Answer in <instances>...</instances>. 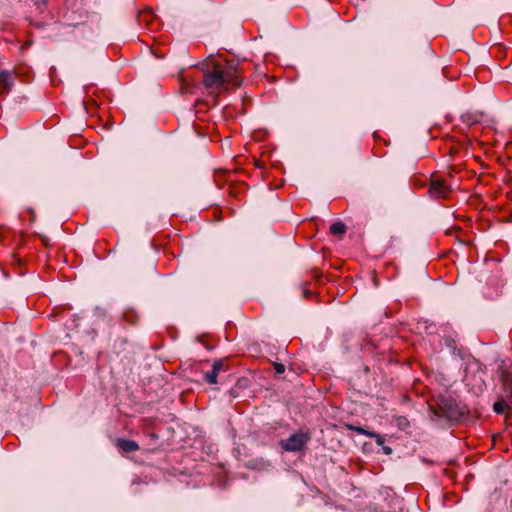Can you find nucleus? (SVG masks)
I'll return each mask as SVG.
<instances>
[{
	"mask_svg": "<svg viewBox=\"0 0 512 512\" xmlns=\"http://www.w3.org/2000/svg\"><path fill=\"white\" fill-rule=\"evenodd\" d=\"M273 367L277 374H283L286 370L285 365L282 363H278V362H274Z\"/></svg>",
	"mask_w": 512,
	"mask_h": 512,
	"instance_id": "dca6fc26",
	"label": "nucleus"
},
{
	"mask_svg": "<svg viewBox=\"0 0 512 512\" xmlns=\"http://www.w3.org/2000/svg\"><path fill=\"white\" fill-rule=\"evenodd\" d=\"M138 22L140 25L152 29L157 22L156 15L151 8L144 9L138 14Z\"/></svg>",
	"mask_w": 512,
	"mask_h": 512,
	"instance_id": "39448f33",
	"label": "nucleus"
},
{
	"mask_svg": "<svg viewBox=\"0 0 512 512\" xmlns=\"http://www.w3.org/2000/svg\"><path fill=\"white\" fill-rule=\"evenodd\" d=\"M245 189V185L243 183L232 184L229 187V194L231 196L237 197L241 190Z\"/></svg>",
	"mask_w": 512,
	"mask_h": 512,
	"instance_id": "ddd939ff",
	"label": "nucleus"
},
{
	"mask_svg": "<svg viewBox=\"0 0 512 512\" xmlns=\"http://www.w3.org/2000/svg\"><path fill=\"white\" fill-rule=\"evenodd\" d=\"M116 445L121 451L125 453L134 452L139 449L138 444L132 440L117 439Z\"/></svg>",
	"mask_w": 512,
	"mask_h": 512,
	"instance_id": "6e6552de",
	"label": "nucleus"
},
{
	"mask_svg": "<svg viewBox=\"0 0 512 512\" xmlns=\"http://www.w3.org/2000/svg\"><path fill=\"white\" fill-rule=\"evenodd\" d=\"M508 408L504 399H500L496 401L493 405V410L496 414H503L505 410Z\"/></svg>",
	"mask_w": 512,
	"mask_h": 512,
	"instance_id": "9b49d317",
	"label": "nucleus"
},
{
	"mask_svg": "<svg viewBox=\"0 0 512 512\" xmlns=\"http://www.w3.org/2000/svg\"><path fill=\"white\" fill-rule=\"evenodd\" d=\"M309 295H311V291L310 290H305L304 291V296L307 298Z\"/></svg>",
	"mask_w": 512,
	"mask_h": 512,
	"instance_id": "aec40b11",
	"label": "nucleus"
},
{
	"mask_svg": "<svg viewBox=\"0 0 512 512\" xmlns=\"http://www.w3.org/2000/svg\"><path fill=\"white\" fill-rule=\"evenodd\" d=\"M122 321L127 325H135L138 322V315L133 309H127L122 314Z\"/></svg>",
	"mask_w": 512,
	"mask_h": 512,
	"instance_id": "1a4fd4ad",
	"label": "nucleus"
},
{
	"mask_svg": "<svg viewBox=\"0 0 512 512\" xmlns=\"http://www.w3.org/2000/svg\"><path fill=\"white\" fill-rule=\"evenodd\" d=\"M311 436L307 430L293 433L287 439L280 441V446L288 452H298L305 448Z\"/></svg>",
	"mask_w": 512,
	"mask_h": 512,
	"instance_id": "7ed1b4c3",
	"label": "nucleus"
},
{
	"mask_svg": "<svg viewBox=\"0 0 512 512\" xmlns=\"http://www.w3.org/2000/svg\"><path fill=\"white\" fill-rule=\"evenodd\" d=\"M456 152H457V149H456V148H451V149H450V154H454V153H456Z\"/></svg>",
	"mask_w": 512,
	"mask_h": 512,
	"instance_id": "4be33fe9",
	"label": "nucleus"
},
{
	"mask_svg": "<svg viewBox=\"0 0 512 512\" xmlns=\"http://www.w3.org/2000/svg\"><path fill=\"white\" fill-rule=\"evenodd\" d=\"M448 419H449L450 421L455 422V423H458V420H459V418H457V417H454V418H448Z\"/></svg>",
	"mask_w": 512,
	"mask_h": 512,
	"instance_id": "412c9836",
	"label": "nucleus"
},
{
	"mask_svg": "<svg viewBox=\"0 0 512 512\" xmlns=\"http://www.w3.org/2000/svg\"><path fill=\"white\" fill-rule=\"evenodd\" d=\"M30 213H31L32 217L34 218V211L30 210Z\"/></svg>",
	"mask_w": 512,
	"mask_h": 512,
	"instance_id": "393cba45",
	"label": "nucleus"
},
{
	"mask_svg": "<svg viewBox=\"0 0 512 512\" xmlns=\"http://www.w3.org/2000/svg\"><path fill=\"white\" fill-rule=\"evenodd\" d=\"M217 377H218V374L212 370L205 374L204 379L209 384H217V382H218Z\"/></svg>",
	"mask_w": 512,
	"mask_h": 512,
	"instance_id": "2eb2a0df",
	"label": "nucleus"
},
{
	"mask_svg": "<svg viewBox=\"0 0 512 512\" xmlns=\"http://www.w3.org/2000/svg\"><path fill=\"white\" fill-rule=\"evenodd\" d=\"M24 2L26 4L31 2L39 12H42L46 7L48 0H24Z\"/></svg>",
	"mask_w": 512,
	"mask_h": 512,
	"instance_id": "4468645a",
	"label": "nucleus"
},
{
	"mask_svg": "<svg viewBox=\"0 0 512 512\" xmlns=\"http://www.w3.org/2000/svg\"><path fill=\"white\" fill-rule=\"evenodd\" d=\"M465 117H466V119H464V121L469 123V124H474V123L479 122V118L477 116L474 117V118H471L470 115L468 114Z\"/></svg>",
	"mask_w": 512,
	"mask_h": 512,
	"instance_id": "f3484780",
	"label": "nucleus"
},
{
	"mask_svg": "<svg viewBox=\"0 0 512 512\" xmlns=\"http://www.w3.org/2000/svg\"><path fill=\"white\" fill-rule=\"evenodd\" d=\"M227 361L225 359H218L212 365V370L219 374L220 371L227 369Z\"/></svg>",
	"mask_w": 512,
	"mask_h": 512,
	"instance_id": "f8f14e48",
	"label": "nucleus"
},
{
	"mask_svg": "<svg viewBox=\"0 0 512 512\" xmlns=\"http://www.w3.org/2000/svg\"><path fill=\"white\" fill-rule=\"evenodd\" d=\"M43 243H44L45 245H47V239H46V238H45V239H43Z\"/></svg>",
	"mask_w": 512,
	"mask_h": 512,
	"instance_id": "a878e982",
	"label": "nucleus"
},
{
	"mask_svg": "<svg viewBox=\"0 0 512 512\" xmlns=\"http://www.w3.org/2000/svg\"><path fill=\"white\" fill-rule=\"evenodd\" d=\"M452 193L451 185L447 183L446 179L437 174H432L430 177L428 194L433 199H448Z\"/></svg>",
	"mask_w": 512,
	"mask_h": 512,
	"instance_id": "20e7f679",
	"label": "nucleus"
},
{
	"mask_svg": "<svg viewBox=\"0 0 512 512\" xmlns=\"http://www.w3.org/2000/svg\"><path fill=\"white\" fill-rule=\"evenodd\" d=\"M356 430H357L359 433H364V430H363L362 428H360V427H359V428H357Z\"/></svg>",
	"mask_w": 512,
	"mask_h": 512,
	"instance_id": "5701e85b",
	"label": "nucleus"
},
{
	"mask_svg": "<svg viewBox=\"0 0 512 512\" xmlns=\"http://www.w3.org/2000/svg\"><path fill=\"white\" fill-rule=\"evenodd\" d=\"M199 68L203 72L202 83L210 95L218 96L242 84L238 65L233 61L210 57Z\"/></svg>",
	"mask_w": 512,
	"mask_h": 512,
	"instance_id": "f257e3e1",
	"label": "nucleus"
},
{
	"mask_svg": "<svg viewBox=\"0 0 512 512\" xmlns=\"http://www.w3.org/2000/svg\"><path fill=\"white\" fill-rule=\"evenodd\" d=\"M435 416H469L467 406L450 392L439 394L430 405Z\"/></svg>",
	"mask_w": 512,
	"mask_h": 512,
	"instance_id": "f03ea898",
	"label": "nucleus"
},
{
	"mask_svg": "<svg viewBox=\"0 0 512 512\" xmlns=\"http://www.w3.org/2000/svg\"><path fill=\"white\" fill-rule=\"evenodd\" d=\"M346 230V225L341 221L335 222L330 226V233L334 236L342 237Z\"/></svg>",
	"mask_w": 512,
	"mask_h": 512,
	"instance_id": "9d476101",
	"label": "nucleus"
},
{
	"mask_svg": "<svg viewBox=\"0 0 512 512\" xmlns=\"http://www.w3.org/2000/svg\"><path fill=\"white\" fill-rule=\"evenodd\" d=\"M377 437V443L382 444V437L380 435H376Z\"/></svg>",
	"mask_w": 512,
	"mask_h": 512,
	"instance_id": "6ab92c4d",
	"label": "nucleus"
},
{
	"mask_svg": "<svg viewBox=\"0 0 512 512\" xmlns=\"http://www.w3.org/2000/svg\"><path fill=\"white\" fill-rule=\"evenodd\" d=\"M383 450H384L385 454H387V455L392 453V449L390 447H383Z\"/></svg>",
	"mask_w": 512,
	"mask_h": 512,
	"instance_id": "a211bd4d",
	"label": "nucleus"
},
{
	"mask_svg": "<svg viewBox=\"0 0 512 512\" xmlns=\"http://www.w3.org/2000/svg\"><path fill=\"white\" fill-rule=\"evenodd\" d=\"M197 85L198 82L195 79L190 78L188 75H182L180 78V90L182 93H194V89Z\"/></svg>",
	"mask_w": 512,
	"mask_h": 512,
	"instance_id": "423d86ee",
	"label": "nucleus"
},
{
	"mask_svg": "<svg viewBox=\"0 0 512 512\" xmlns=\"http://www.w3.org/2000/svg\"><path fill=\"white\" fill-rule=\"evenodd\" d=\"M502 377H503V381H506V377H508V376L506 375V373H503Z\"/></svg>",
	"mask_w": 512,
	"mask_h": 512,
	"instance_id": "b1692460",
	"label": "nucleus"
},
{
	"mask_svg": "<svg viewBox=\"0 0 512 512\" xmlns=\"http://www.w3.org/2000/svg\"><path fill=\"white\" fill-rule=\"evenodd\" d=\"M12 87L11 75L7 71L0 73V95L7 94Z\"/></svg>",
	"mask_w": 512,
	"mask_h": 512,
	"instance_id": "0eeeda50",
	"label": "nucleus"
}]
</instances>
